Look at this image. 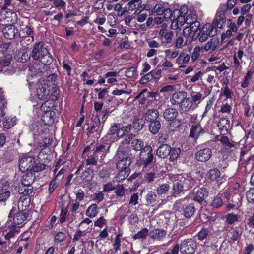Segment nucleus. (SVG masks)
Segmentation results:
<instances>
[{"mask_svg":"<svg viewBox=\"0 0 254 254\" xmlns=\"http://www.w3.org/2000/svg\"><path fill=\"white\" fill-rule=\"evenodd\" d=\"M92 172V170L89 168L85 170L80 176L83 182L85 183L89 182L93 178Z\"/></svg>","mask_w":254,"mask_h":254,"instance_id":"864d4df0","label":"nucleus"},{"mask_svg":"<svg viewBox=\"0 0 254 254\" xmlns=\"http://www.w3.org/2000/svg\"><path fill=\"white\" fill-rule=\"evenodd\" d=\"M144 180L148 184L154 182L156 179L159 178L158 174L154 171L148 172L145 174Z\"/></svg>","mask_w":254,"mask_h":254,"instance_id":"a19ab883","label":"nucleus"},{"mask_svg":"<svg viewBox=\"0 0 254 254\" xmlns=\"http://www.w3.org/2000/svg\"><path fill=\"white\" fill-rule=\"evenodd\" d=\"M27 172H28L23 175L21 180V183L22 185L24 186L32 185L35 179L34 173L32 172L31 171H27Z\"/></svg>","mask_w":254,"mask_h":254,"instance_id":"2f4dec72","label":"nucleus"},{"mask_svg":"<svg viewBox=\"0 0 254 254\" xmlns=\"http://www.w3.org/2000/svg\"><path fill=\"white\" fill-rule=\"evenodd\" d=\"M68 216V210L66 208H64L63 206L61 208L60 218L58 222L60 224H63L65 222Z\"/></svg>","mask_w":254,"mask_h":254,"instance_id":"680f3d73","label":"nucleus"},{"mask_svg":"<svg viewBox=\"0 0 254 254\" xmlns=\"http://www.w3.org/2000/svg\"><path fill=\"white\" fill-rule=\"evenodd\" d=\"M49 94L50 89L47 84L40 85L37 89L36 96L39 100H45Z\"/></svg>","mask_w":254,"mask_h":254,"instance_id":"c85d7f7f","label":"nucleus"},{"mask_svg":"<svg viewBox=\"0 0 254 254\" xmlns=\"http://www.w3.org/2000/svg\"><path fill=\"white\" fill-rule=\"evenodd\" d=\"M20 232L19 227L15 225H11L5 226L3 229V234L4 238L7 240L9 244L10 243V239L14 238L16 235H18Z\"/></svg>","mask_w":254,"mask_h":254,"instance_id":"6ab92c4d","label":"nucleus"},{"mask_svg":"<svg viewBox=\"0 0 254 254\" xmlns=\"http://www.w3.org/2000/svg\"><path fill=\"white\" fill-rule=\"evenodd\" d=\"M131 164V158L128 157H125L118 161L116 167L117 169H123L130 171V165Z\"/></svg>","mask_w":254,"mask_h":254,"instance_id":"c756f323","label":"nucleus"},{"mask_svg":"<svg viewBox=\"0 0 254 254\" xmlns=\"http://www.w3.org/2000/svg\"><path fill=\"white\" fill-rule=\"evenodd\" d=\"M118 73L116 71H108L105 74V77L107 79V82L108 84H113L117 82V76Z\"/></svg>","mask_w":254,"mask_h":254,"instance_id":"8fccbe9b","label":"nucleus"},{"mask_svg":"<svg viewBox=\"0 0 254 254\" xmlns=\"http://www.w3.org/2000/svg\"><path fill=\"white\" fill-rule=\"evenodd\" d=\"M161 125L159 120L149 122L148 129L153 134H157L161 128Z\"/></svg>","mask_w":254,"mask_h":254,"instance_id":"f704fd0d","label":"nucleus"},{"mask_svg":"<svg viewBox=\"0 0 254 254\" xmlns=\"http://www.w3.org/2000/svg\"><path fill=\"white\" fill-rule=\"evenodd\" d=\"M35 163V158L30 156L23 157L20 160L19 168L21 171L24 172L31 170V166Z\"/></svg>","mask_w":254,"mask_h":254,"instance_id":"5701e85b","label":"nucleus"},{"mask_svg":"<svg viewBox=\"0 0 254 254\" xmlns=\"http://www.w3.org/2000/svg\"><path fill=\"white\" fill-rule=\"evenodd\" d=\"M119 127V124H114V125H112L107 134L102 138V140L103 142H110V145L112 143L116 141V138L115 134H117Z\"/></svg>","mask_w":254,"mask_h":254,"instance_id":"b1692460","label":"nucleus"},{"mask_svg":"<svg viewBox=\"0 0 254 254\" xmlns=\"http://www.w3.org/2000/svg\"><path fill=\"white\" fill-rule=\"evenodd\" d=\"M27 198H23L21 197L18 202V207H13L10 210L9 215V220L13 222V225H18L19 228L21 227L24 222L26 220L28 217V213L24 212L23 210H20L19 206L21 205L22 206L24 205V203L25 201V208L28 206L29 201L27 203Z\"/></svg>","mask_w":254,"mask_h":254,"instance_id":"7ed1b4c3","label":"nucleus"},{"mask_svg":"<svg viewBox=\"0 0 254 254\" xmlns=\"http://www.w3.org/2000/svg\"><path fill=\"white\" fill-rule=\"evenodd\" d=\"M92 148V145L86 146L82 153V157L85 158L86 155L87 156V158L86 159V163L87 165H96L97 164L99 158L95 156V154L92 151H90Z\"/></svg>","mask_w":254,"mask_h":254,"instance_id":"aec40b11","label":"nucleus"},{"mask_svg":"<svg viewBox=\"0 0 254 254\" xmlns=\"http://www.w3.org/2000/svg\"><path fill=\"white\" fill-rule=\"evenodd\" d=\"M55 101L50 99L46 100L41 106V110L43 111H53L52 108L55 106Z\"/></svg>","mask_w":254,"mask_h":254,"instance_id":"5fc2aeb1","label":"nucleus"},{"mask_svg":"<svg viewBox=\"0 0 254 254\" xmlns=\"http://www.w3.org/2000/svg\"><path fill=\"white\" fill-rule=\"evenodd\" d=\"M173 190L174 196L179 194L183 190L185 191L183 185L182 183L180 182V180L178 178H177L176 182H174Z\"/></svg>","mask_w":254,"mask_h":254,"instance_id":"37998d69","label":"nucleus"},{"mask_svg":"<svg viewBox=\"0 0 254 254\" xmlns=\"http://www.w3.org/2000/svg\"><path fill=\"white\" fill-rule=\"evenodd\" d=\"M181 153V149L178 147H171L168 144H161L156 150V155L161 159L168 158L173 164L177 163V160Z\"/></svg>","mask_w":254,"mask_h":254,"instance_id":"20e7f679","label":"nucleus"},{"mask_svg":"<svg viewBox=\"0 0 254 254\" xmlns=\"http://www.w3.org/2000/svg\"><path fill=\"white\" fill-rule=\"evenodd\" d=\"M179 12H180L177 10H174L172 11L170 8L165 7L162 11V15H163L164 19L165 20L170 19L172 21L175 14H178Z\"/></svg>","mask_w":254,"mask_h":254,"instance_id":"4c0bfd02","label":"nucleus"},{"mask_svg":"<svg viewBox=\"0 0 254 254\" xmlns=\"http://www.w3.org/2000/svg\"><path fill=\"white\" fill-rule=\"evenodd\" d=\"M233 91L228 86H225L221 88V92L220 93V97H225L224 100L228 101V99H231L233 95Z\"/></svg>","mask_w":254,"mask_h":254,"instance_id":"79ce46f5","label":"nucleus"},{"mask_svg":"<svg viewBox=\"0 0 254 254\" xmlns=\"http://www.w3.org/2000/svg\"><path fill=\"white\" fill-rule=\"evenodd\" d=\"M207 178L211 181H215L220 176V172L219 170L217 168H214L210 169L207 173L206 175Z\"/></svg>","mask_w":254,"mask_h":254,"instance_id":"e433bc0d","label":"nucleus"},{"mask_svg":"<svg viewBox=\"0 0 254 254\" xmlns=\"http://www.w3.org/2000/svg\"><path fill=\"white\" fill-rule=\"evenodd\" d=\"M12 56L11 55H7L4 57V59L0 61V72H5L4 68L9 65L11 64Z\"/></svg>","mask_w":254,"mask_h":254,"instance_id":"603ef678","label":"nucleus"},{"mask_svg":"<svg viewBox=\"0 0 254 254\" xmlns=\"http://www.w3.org/2000/svg\"><path fill=\"white\" fill-rule=\"evenodd\" d=\"M159 115V113L158 110L154 108L149 109L144 115V118L145 121L149 123L158 120Z\"/></svg>","mask_w":254,"mask_h":254,"instance_id":"7c9ffc66","label":"nucleus"},{"mask_svg":"<svg viewBox=\"0 0 254 254\" xmlns=\"http://www.w3.org/2000/svg\"><path fill=\"white\" fill-rule=\"evenodd\" d=\"M186 15L184 14H175V16L173 18L172 23H175L177 25L181 26L186 23Z\"/></svg>","mask_w":254,"mask_h":254,"instance_id":"3c124183","label":"nucleus"},{"mask_svg":"<svg viewBox=\"0 0 254 254\" xmlns=\"http://www.w3.org/2000/svg\"><path fill=\"white\" fill-rule=\"evenodd\" d=\"M118 173L116 176L117 180L118 181H121L125 180L129 175L130 171L123 169H118Z\"/></svg>","mask_w":254,"mask_h":254,"instance_id":"338daca9","label":"nucleus"},{"mask_svg":"<svg viewBox=\"0 0 254 254\" xmlns=\"http://www.w3.org/2000/svg\"><path fill=\"white\" fill-rule=\"evenodd\" d=\"M203 50V46H196L195 47L191 54V60L192 62H195L199 57L200 52Z\"/></svg>","mask_w":254,"mask_h":254,"instance_id":"0e129e2a","label":"nucleus"},{"mask_svg":"<svg viewBox=\"0 0 254 254\" xmlns=\"http://www.w3.org/2000/svg\"><path fill=\"white\" fill-rule=\"evenodd\" d=\"M174 34V32L169 29H161L158 32V34L159 39L161 42V44L164 46L171 47L172 45Z\"/></svg>","mask_w":254,"mask_h":254,"instance_id":"f8f14e48","label":"nucleus"},{"mask_svg":"<svg viewBox=\"0 0 254 254\" xmlns=\"http://www.w3.org/2000/svg\"><path fill=\"white\" fill-rule=\"evenodd\" d=\"M157 198V195L152 191H149L146 196L147 203L153 205L156 203Z\"/></svg>","mask_w":254,"mask_h":254,"instance_id":"bf43d9fd","label":"nucleus"},{"mask_svg":"<svg viewBox=\"0 0 254 254\" xmlns=\"http://www.w3.org/2000/svg\"><path fill=\"white\" fill-rule=\"evenodd\" d=\"M145 122L143 119H136L132 122V125H130L135 131H138L141 130L144 126Z\"/></svg>","mask_w":254,"mask_h":254,"instance_id":"c03bdc74","label":"nucleus"},{"mask_svg":"<svg viewBox=\"0 0 254 254\" xmlns=\"http://www.w3.org/2000/svg\"><path fill=\"white\" fill-rule=\"evenodd\" d=\"M131 147L135 151H140L144 148V142L138 139H133L131 142Z\"/></svg>","mask_w":254,"mask_h":254,"instance_id":"6e6d98bb","label":"nucleus"},{"mask_svg":"<svg viewBox=\"0 0 254 254\" xmlns=\"http://www.w3.org/2000/svg\"><path fill=\"white\" fill-rule=\"evenodd\" d=\"M173 105L179 106L180 111H188L187 95L185 91H178L173 93L170 99Z\"/></svg>","mask_w":254,"mask_h":254,"instance_id":"0eeeda50","label":"nucleus"},{"mask_svg":"<svg viewBox=\"0 0 254 254\" xmlns=\"http://www.w3.org/2000/svg\"><path fill=\"white\" fill-rule=\"evenodd\" d=\"M44 113L41 117L42 122L46 125L51 126L55 122L56 113L54 111H43Z\"/></svg>","mask_w":254,"mask_h":254,"instance_id":"bb28decb","label":"nucleus"},{"mask_svg":"<svg viewBox=\"0 0 254 254\" xmlns=\"http://www.w3.org/2000/svg\"><path fill=\"white\" fill-rule=\"evenodd\" d=\"M31 56V55L29 53L28 48L22 47L16 52L14 58L18 62L25 63L29 61Z\"/></svg>","mask_w":254,"mask_h":254,"instance_id":"412c9836","label":"nucleus"},{"mask_svg":"<svg viewBox=\"0 0 254 254\" xmlns=\"http://www.w3.org/2000/svg\"><path fill=\"white\" fill-rule=\"evenodd\" d=\"M66 238V236L64 232L57 231L55 233L53 241L54 244L58 245L64 241Z\"/></svg>","mask_w":254,"mask_h":254,"instance_id":"58836bf2","label":"nucleus"},{"mask_svg":"<svg viewBox=\"0 0 254 254\" xmlns=\"http://www.w3.org/2000/svg\"><path fill=\"white\" fill-rule=\"evenodd\" d=\"M9 187L8 181H5L2 183L0 189V202H5L10 197L11 192Z\"/></svg>","mask_w":254,"mask_h":254,"instance_id":"393cba45","label":"nucleus"},{"mask_svg":"<svg viewBox=\"0 0 254 254\" xmlns=\"http://www.w3.org/2000/svg\"><path fill=\"white\" fill-rule=\"evenodd\" d=\"M232 109V103H229L226 100H223L221 105L220 112L223 114H230Z\"/></svg>","mask_w":254,"mask_h":254,"instance_id":"ea45409f","label":"nucleus"},{"mask_svg":"<svg viewBox=\"0 0 254 254\" xmlns=\"http://www.w3.org/2000/svg\"><path fill=\"white\" fill-rule=\"evenodd\" d=\"M2 32L4 37L9 40L16 39L20 36L18 28L13 24L5 27Z\"/></svg>","mask_w":254,"mask_h":254,"instance_id":"a211bd4d","label":"nucleus"},{"mask_svg":"<svg viewBox=\"0 0 254 254\" xmlns=\"http://www.w3.org/2000/svg\"><path fill=\"white\" fill-rule=\"evenodd\" d=\"M165 7V3L161 1L147 0L143 8H145L151 14L161 15Z\"/></svg>","mask_w":254,"mask_h":254,"instance_id":"6e6552de","label":"nucleus"},{"mask_svg":"<svg viewBox=\"0 0 254 254\" xmlns=\"http://www.w3.org/2000/svg\"><path fill=\"white\" fill-rule=\"evenodd\" d=\"M212 155L211 149L208 147L206 144H202L198 146L195 158L199 162H206L210 160Z\"/></svg>","mask_w":254,"mask_h":254,"instance_id":"1a4fd4ad","label":"nucleus"},{"mask_svg":"<svg viewBox=\"0 0 254 254\" xmlns=\"http://www.w3.org/2000/svg\"><path fill=\"white\" fill-rule=\"evenodd\" d=\"M148 234V230L146 228H143L132 236L133 240L145 238Z\"/></svg>","mask_w":254,"mask_h":254,"instance_id":"e2e57ef3","label":"nucleus"},{"mask_svg":"<svg viewBox=\"0 0 254 254\" xmlns=\"http://www.w3.org/2000/svg\"><path fill=\"white\" fill-rule=\"evenodd\" d=\"M203 98L202 94L200 92L192 91L190 96L187 97L188 111L191 108L193 105L197 107Z\"/></svg>","mask_w":254,"mask_h":254,"instance_id":"4468645a","label":"nucleus"},{"mask_svg":"<svg viewBox=\"0 0 254 254\" xmlns=\"http://www.w3.org/2000/svg\"><path fill=\"white\" fill-rule=\"evenodd\" d=\"M204 132V130L199 123L193 124L190 129L189 138H191L194 143H197L200 136Z\"/></svg>","mask_w":254,"mask_h":254,"instance_id":"f3484780","label":"nucleus"},{"mask_svg":"<svg viewBox=\"0 0 254 254\" xmlns=\"http://www.w3.org/2000/svg\"><path fill=\"white\" fill-rule=\"evenodd\" d=\"M7 101L5 98L2 89H0V117H3L5 115L3 109L5 108Z\"/></svg>","mask_w":254,"mask_h":254,"instance_id":"de8ad7c7","label":"nucleus"},{"mask_svg":"<svg viewBox=\"0 0 254 254\" xmlns=\"http://www.w3.org/2000/svg\"><path fill=\"white\" fill-rule=\"evenodd\" d=\"M176 205L181 215L186 218H190L196 212L194 203L188 197L177 200Z\"/></svg>","mask_w":254,"mask_h":254,"instance_id":"39448f33","label":"nucleus"},{"mask_svg":"<svg viewBox=\"0 0 254 254\" xmlns=\"http://www.w3.org/2000/svg\"><path fill=\"white\" fill-rule=\"evenodd\" d=\"M225 15L223 12H218L212 24L207 23L200 29L199 40L200 42L205 41L209 37H213L217 34L218 28H223L226 23Z\"/></svg>","mask_w":254,"mask_h":254,"instance_id":"f257e3e1","label":"nucleus"},{"mask_svg":"<svg viewBox=\"0 0 254 254\" xmlns=\"http://www.w3.org/2000/svg\"><path fill=\"white\" fill-rule=\"evenodd\" d=\"M104 126V124L100 120V117L98 115H95V117L93 120L92 125L87 128V132L90 134L96 132V134L100 135Z\"/></svg>","mask_w":254,"mask_h":254,"instance_id":"dca6fc26","label":"nucleus"},{"mask_svg":"<svg viewBox=\"0 0 254 254\" xmlns=\"http://www.w3.org/2000/svg\"><path fill=\"white\" fill-rule=\"evenodd\" d=\"M142 77L140 79V83L142 84H146L150 81H155V76L153 74V71H150V72L144 73L141 75Z\"/></svg>","mask_w":254,"mask_h":254,"instance_id":"a18cd8bd","label":"nucleus"},{"mask_svg":"<svg viewBox=\"0 0 254 254\" xmlns=\"http://www.w3.org/2000/svg\"><path fill=\"white\" fill-rule=\"evenodd\" d=\"M147 89H144L140 92L135 97L136 99H138L139 102L141 104H144L148 100V97L146 96Z\"/></svg>","mask_w":254,"mask_h":254,"instance_id":"774afa93","label":"nucleus"},{"mask_svg":"<svg viewBox=\"0 0 254 254\" xmlns=\"http://www.w3.org/2000/svg\"><path fill=\"white\" fill-rule=\"evenodd\" d=\"M217 46V42L211 39L208 42H207L203 47V50L205 51H208L211 50L212 51H214Z\"/></svg>","mask_w":254,"mask_h":254,"instance_id":"052dcab7","label":"nucleus"},{"mask_svg":"<svg viewBox=\"0 0 254 254\" xmlns=\"http://www.w3.org/2000/svg\"><path fill=\"white\" fill-rule=\"evenodd\" d=\"M178 114V111L176 109L168 108L164 111L163 117L167 121H173L176 119Z\"/></svg>","mask_w":254,"mask_h":254,"instance_id":"473e14b6","label":"nucleus"},{"mask_svg":"<svg viewBox=\"0 0 254 254\" xmlns=\"http://www.w3.org/2000/svg\"><path fill=\"white\" fill-rule=\"evenodd\" d=\"M209 195L208 189L205 187L198 188L193 193V200L199 203L200 204L204 205L206 203V198Z\"/></svg>","mask_w":254,"mask_h":254,"instance_id":"ddd939ff","label":"nucleus"},{"mask_svg":"<svg viewBox=\"0 0 254 254\" xmlns=\"http://www.w3.org/2000/svg\"><path fill=\"white\" fill-rule=\"evenodd\" d=\"M33 187L31 185L28 186L22 185L19 188V192L25 195H29L33 192Z\"/></svg>","mask_w":254,"mask_h":254,"instance_id":"4d7b16f0","label":"nucleus"},{"mask_svg":"<svg viewBox=\"0 0 254 254\" xmlns=\"http://www.w3.org/2000/svg\"><path fill=\"white\" fill-rule=\"evenodd\" d=\"M32 172H38L46 169V165L43 163L37 162L35 159L34 164L31 167Z\"/></svg>","mask_w":254,"mask_h":254,"instance_id":"13d9d810","label":"nucleus"},{"mask_svg":"<svg viewBox=\"0 0 254 254\" xmlns=\"http://www.w3.org/2000/svg\"><path fill=\"white\" fill-rule=\"evenodd\" d=\"M110 146V142H104L103 141V142L96 143L92 151L95 154L97 158H98L99 160H102L106 156Z\"/></svg>","mask_w":254,"mask_h":254,"instance_id":"9d476101","label":"nucleus"},{"mask_svg":"<svg viewBox=\"0 0 254 254\" xmlns=\"http://www.w3.org/2000/svg\"><path fill=\"white\" fill-rule=\"evenodd\" d=\"M31 55L34 60L45 65H49L53 62V57L42 42L34 44Z\"/></svg>","mask_w":254,"mask_h":254,"instance_id":"f03ea898","label":"nucleus"},{"mask_svg":"<svg viewBox=\"0 0 254 254\" xmlns=\"http://www.w3.org/2000/svg\"><path fill=\"white\" fill-rule=\"evenodd\" d=\"M179 179L183 185L185 190H187L190 188L195 186L196 183L195 180L194 179L190 173L182 175H177V177Z\"/></svg>","mask_w":254,"mask_h":254,"instance_id":"2eb2a0df","label":"nucleus"},{"mask_svg":"<svg viewBox=\"0 0 254 254\" xmlns=\"http://www.w3.org/2000/svg\"><path fill=\"white\" fill-rule=\"evenodd\" d=\"M145 4H142L141 0H131L128 2V9L129 10H135L134 14H138L145 8H143L145 6Z\"/></svg>","mask_w":254,"mask_h":254,"instance_id":"cd10ccee","label":"nucleus"},{"mask_svg":"<svg viewBox=\"0 0 254 254\" xmlns=\"http://www.w3.org/2000/svg\"><path fill=\"white\" fill-rule=\"evenodd\" d=\"M155 162V158L153 153L152 148L150 145L145 146L140 152L139 159L136 164L143 169H146L151 164Z\"/></svg>","mask_w":254,"mask_h":254,"instance_id":"423d86ee","label":"nucleus"},{"mask_svg":"<svg viewBox=\"0 0 254 254\" xmlns=\"http://www.w3.org/2000/svg\"><path fill=\"white\" fill-rule=\"evenodd\" d=\"M180 246V251L182 254H193L197 247L196 242L191 239L184 240Z\"/></svg>","mask_w":254,"mask_h":254,"instance_id":"9b49d317","label":"nucleus"},{"mask_svg":"<svg viewBox=\"0 0 254 254\" xmlns=\"http://www.w3.org/2000/svg\"><path fill=\"white\" fill-rule=\"evenodd\" d=\"M149 234L151 238L161 240L165 237L166 231L161 229H155L151 230Z\"/></svg>","mask_w":254,"mask_h":254,"instance_id":"72a5a7b5","label":"nucleus"},{"mask_svg":"<svg viewBox=\"0 0 254 254\" xmlns=\"http://www.w3.org/2000/svg\"><path fill=\"white\" fill-rule=\"evenodd\" d=\"M228 231L227 237L230 243H233L238 241L241 237L242 231L238 227H230L227 228Z\"/></svg>","mask_w":254,"mask_h":254,"instance_id":"4be33fe9","label":"nucleus"},{"mask_svg":"<svg viewBox=\"0 0 254 254\" xmlns=\"http://www.w3.org/2000/svg\"><path fill=\"white\" fill-rule=\"evenodd\" d=\"M217 126L220 134L222 135H225L228 134L231 129L230 120L227 118H221L217 124Z\"/></svg>","mask_w":254,"mask_h":254,"instance_id":"a878e982","label":"nucleus"},{"mask_svg":"<svg viewBox=\"0 0 254 254\" xmlns=\"http://www.w3.org/2000/svg\"><path fill=\"white\" fill-rule=\"evenodd\" d=\"M239 216L237 214L233 213H228L226 216L225 224L227 225V227L229 228V225L233 224L236 222L238 221Z\"/></svg>","mask_w":254,"mask_h":254,"instance_id":"09e8293b","label":"nucleus"},{"mask_svg":"<svg viewBox=\"0 0 254 254\" xmlns=\"http://www.w3.org/2000/svg\"><path fill=\"white\" fill-rule=\"evenodd\" d=\"M170 189L169 184L167 183L160 185L156 189V191L158 195L165 194Z\"/></svg>","mask_w":254,"mask_h":254,"instance_id":"69168bd1","label":"nucleus"},{"mask_svg":"<svg viewBox=\"0 0 254 254\" xmlns=\"http://www.w3.org/2000/svg\"><path fill=\"white\" fill-rule=\"evenodd\" d=\"M98 209L97 205L96 204H92L89 206L86 210V215L89 218H94L98 214Z\"/></svg>","mask_w":254,"mask_h":254,"instance_id":"49530a36","label":"nucleus"},{"mask_svg":"<svg viewBox=\"0 0 254 254\" xmlns=\"http://www.w3.org/2000/svg\"><path fill=\"white\" fill-rule=\"evenodd\" d=\"M222 194L219 193L216 196H214L210 202V205L213 209H218L220 208L223 204V201L222 198Z\"/></svg>","mask_w":254,"mask_h":254,"instance_id":"c9c22d12","label":"nucleus"}]
</instances>
